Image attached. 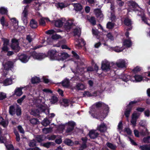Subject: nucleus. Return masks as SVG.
<instances>
[{"instance_id": "f257e3e1", "label": "nucleus", "mask_w": 150, "mask_h": 150, "mask_svg": "<svg viewBox=\"0 0 150 150\" xmlns=\"http://www.w3.org/2000/svg\"><path fill=\"white\" fill-rule=\"evenodd\" d=\"M109 109L108 105L103 103L98 102L90 108L89 112L94 118L103 120L107 116Z\"/></svg>"}, {"instance_id": "f03ea898", "label": "nucleus", "mask_w": 150, "mask_h": 150, "mask_svg": "<svg viewBox=\"0 0 150 150\" xmlns=\"http://www.w3.org/2000/svg\"><path fill=\"white\" fill-rule=\"evenodd\" d=\"M34 103L37 106L38 109H32L30 112V114L33 115H38L40 114V112H44L47 109V105L44 104L45 100L43 98L35 100L34 101Z\"/></svg>"}, {"instance_id": "7ed1b4c3", "label": "nucleus", "mask_w": 150, "mask_h": 150, "mask_svg": "<svg viewBox=\"0 0 150 150\" xmlns=\"http://www.w3.org/2000/svg\"><path fill=\"white\" fill-rule=\"evenodd\" d=\"M74 36L75 37V40L76 41L75 45L76 48L80 49L82 46L84 45L86 43L84 40L81 38H76L77 36L79 38L81 33V30L79 28H76L74 29L73 31Z\"/></svg>"}, {"instance_id": "20e7f679", "label": "nucleus", "mask_w": 150, "mask_h": 150, "mask_svg": "<svg viewBox=\"0 0 150 150\" xmlns=\"http://www.w3.org/2000/svg\"><path fill=\"white\" fill-rule=\"evenodd\" d=\"M48 54L51 60H60V59L61 58L60 57V52L56 50H52L49 51Z\"/></svg>"}, {"instance_id": "39448f33", "label": "nucleus", "mask_w": 150, "mask_h": 150, "mask_svg": "<svg viewBox=\"0 0 150 150\" xmlns=\"http://www.w3.org/2000/svg\"><path fill=\"white\" fill-rule=\"evenodd\" d=\"M9 112L11 115H14L16 113L17 115H20L21 114V110L17 105L15 106H11L9 107Z\"/></svg>"}, {"instance_id": "423d86ee", "label": "nucleus", "mask_w": 150, "mask_h": 150, "mask_svg": "<svg viewBox=\"0 0 150 150\" xmlns=\"http://www.w3.org/2000/svg\"><path fill=\"white\" fill-rule=\"evenodd\" d=\"M28 6L24 7L21 15V19L25 24H26L28 23Z\"/></svg>"}, {"instance_id": "0eeeda50", "label": "nucleus", "mask_w": 150, "mask_h": 150, "mask_svg": "<svg viewBox=\"0 0 150 150\" xmlns=\"http://www.w3.org/2000/svg\"><path fill=\"white\" fill-rule=\"evenodd\" d=\"M101 68L105 71H108L110 70V62L106 59L103 60L102 62Z\"/></svg>"}, {"instance_id": "6e6552de", "label": "nucleus", "mask_w": 150, "mask_h": 150, "mask_svg": "<svg viewBox=\"0 0 150 150\" xmlns=\"http://www.w3.org/2000/svg\"><path fill=\"white\" fill-rule=\"evenodd\" d=\"M13 66V62L11 61H7L5 64H3V66L4 69V70H5L4 75L6 74L7 71Z\"/></svg>"}, {"instance_id": "1a4fd4ad", "label": "nucleus", "mask_w": 150, "mask_h": 150, "mask_svg": "<svg viewBox=\"0 0 150 150\" xmlns=\"http://www.w3.org/2000/svg\"><path fill=\"white\" fill-rule=\"evenodd\" d=\"M140 113L136 112H134L132 114V119L131 120V123L133 127L136 126L137 120L140 115Z\"/></svg>"}, {"instance_id": "9d476101", "label": "nucleus", "mask_w": 150, "mask_h": 150, "mask_svg": "<svg viewBox=\"0 0 150 150\" xmlns=\"http://www.w3.org/2000/svg\"><path fill=\"white\" fill-rule=\"evenodd\" d=\"M129 6L131 7L134 8L135 11H139L141 13L143 12V10H142L138 5L136 2L134 1H130L128 3Z\"/></svg>"}, {"instance_id": "9b49d317", "label": "nucleus", "mask_w": 150, "mask_h": 150, "mask_svg": "<svg viewBox=\"0 0 150 150\" xmlns=\"http://www.w3.org/2000/svg\"><path fill=\"white\" fill-rule=\"evenodd\" d=\"M11 47L12 49L14 50L16 52H18L20 49L18 45V42L17 40L15 39H12Z\"/></svg>"}, {"instance_id": "f8f14e48", "label": "nucleus", "mask_w": 150, "mask_h": 150, "mask_svg": "<svg viewBox=\"0 0 150 150\" xmlns=\"http://www.w3.org/2000/svg\"><path fill=\"white\" fill-rule=\"evenodd\" d=\"M31 54L34 59L39 60L42 59L46 57L45 54L42 53H37L34 50Z\"/></svg>"}, {"instance_id": "ddd939ff", "label": "nucleus", "mask_w": 150, "mask_h": 150, "mask_svg": "<svg viewBox=\"0 0 150 150\" xmlns=\"http://www.w3.org/2000/svg\"><path fill=\"white\" fill-rule=\"evenodd\" d=\"M127 63V61L123 59H119L117 61L116 64L118 67L122 68L126 67Z\"/></svg>"}, {"instance_id": "4468645a", "label": "nucleus", "mask_w": 150, "mask_h": 150, "mask_svg": "<svg viewBox=\"0 0 150 150\" xmlns=\"http://www.w3.org/2000/svg\"><path fill=\"white\" fill-rule=\"evenodd\" d=\"M137 101H132L129 103V105L128 106V108H127V109L126 111H125V115L126 117H127V118H128L129 115L130 113L131 110L132 105V104H134L137 103Z\"/></svg>"}, {"instance_id": "2eb2a0df", "label": "nucleus", "mask_w": 150, "mask_h": 150, "mask_svg": "<svg viewBox=\"0 0 150 150\" xmlns=\"http://www.w3.org/2000/svg\"><path fill=\"white\" fill-rule=\"evenodd\" d=\"M73 21L71 20L67 21L65 23L64 28L67 30H69L72 27H74V25L73 24Z\"/></svg>"}, {"instance_id": "dca6fc26", "label": "nucleus", "mask_w": 150, "mask_h": 150, "mask_svg": "<svg viewBox=\"0 0 150 150\" xmlns=\"http://www.w3.org/2000/svg\"><path fill=\"white\" fill-rule=\"evenodd\" d=\"M75 125V123L74 122L72 121L69 122L66 125V126H67L66 132L69 133L71 132L73 130Z\"/></svg>"}, {"instance_id": "f3484780", "label": "nucleus", "mask_w": 150, "mask_h": 150, "mask_svg": "<svg viewBox=\"0 0 150 150\" xmlns=\"http://www.w3.org/2000/svg\"><path fill=\"white\" fill-rule=\"evenodd\" d=\"M144 80V78L141 75H136L131 78V81H135L136 82H140Z\"/></svg>"}, {"instance_id": "a211bd4d", "label": "nucleus", "mask_w": 150, "mask_h": 150, "mask_svg": "<svg viewBox=\"0 0 150 150\" xmlns=\"http://www.w3.org/2000/svg\"><path fill=\"white\" fill-rule=\"evenodd\" d=\"M107 129V126L104 122L101 123L100 125H98L97 127V129L102 132H105Z\"/></svg>"}, {"instance_id": "6ab92c4d", "label": "nucleus", "mask_w": 150, "mask_h": 150, "mask_svg": "<svg viewBox=\"0 0 150 150\" xmlns=\"http://www.w3.org/2000/svg\"><path fill=\"white\" fill-rule=\"evenodd\" d=\"M99 134L97 132L96 130H92L90 131L89 133V135L91 139H95L96 138Z\"/></svg>"}, {"instance_id": "aec40b11", "label": "nucleus", "mask_w": 150, "mask_h": 150, "mask_svg": "<svg viewBox=\"0 0 150 150\" xmlns=\"http://www.w3.org/2000/svg\"><path fill=\"white\" fill-rule=\"evenodd\" d=\"M85 86L83 84L81 83H76L74 88H72V89L74 90V88L77 90L79 91L83 90L85 89Z\"/></svg>"}, {"instance_id": "412c9836", "label": "nucleus", "mask_w": 150, "mask_h": 150, "mask_svg": "<svg viewBox=\"0 0 150 150\" xmlns=\"http://www.w3.org/2000/svg\"><path fill=\"white\" fill-rule=\"evenodd\" d=\"M68 5L66 3H58L56 4L55 6L57 8L62 9L63 8L67 6Z\"/></svg>"}, {"instance_id": "4be33fe9", "label": "nucleus", "mask_w": 150, "mask_h": 150, "mask_svg": "<svg viewBox=\"0 0 150 150\" xmlns=\"http://www.w3.org/2000/svg\"><path fill=\"white\" fill-rule=\"evenodd\" d=\"M19 59L23 63H26L29 59V58L25 54H21L19 57Z\"/></svg>"}, {"instance_id": "5701e85b", "label": "nucleus", "mask_w": 150, "mask_h": 150, "mask_svg": "<svg viewBox=\"0 0 150 150\" xmlns=\"http://www.w3.org/2000/svg\"><path fill=\"white\" fill-rule=\"evenodd\" d=\"M94 12L98 18H103V14L100 9H97L94 10Z\"/></svg>"}, {"instance_id": "b1692460", "label": "nucleus", "mask_w": 150, "mask_h": 150, "mask_svg": "<svg viewBox=\"0 0 150 150\" xmlns=\"http://www.w3.org/2000/svg\"><path fill=\"white\" fill-rule=\"evenodd\" d=\"M23 88V87L16 88L15 91V94L17 96H21L23 94L22 89Z\"/></svg>"}, {"instance_id": "393cba45", "label": "nucleus", "mask_w": 150, "mask_h": 150, "mask_svg": "<svg viewBox=\"0 0 150 150\" xmlns=\"http://www.w3.org/2000/svg\"><path fill=\"white\" fill-rule=\"evenodd\" d=\"M45 21L47 22L51 21L48 18H41L39 21V24L41 25H45Z\"/></svg>"}, {"instance_id": "a878e982", "label": "nucleus", "mask_w": 150, "mask_h": 150, "mask_svg": "<svg viewBox=\"0 0 150 150\" xmlns=\"http://www.w3.org/2000/svg\"><path fill=\"white\" fill-rule=\"evenodd\" d=\"M52 23H54L55 26L58 27H61L63 23V22L60 20L54 21L52 22Z\"/></svg>"}, {"instance_id": "bb28decb", "label": "nucleus", "mask_w": 150, "mask_h": 150, "mask_svg": "<svg viewBox=\"0 0 150 150\" xmlns=\"http://www.w3.org/2000/svg\"><path fill=\"white\" fill-rule=\"evenodd\" d=\"M131 77L129 75L123 74L122 75L121 79L123 81L127 82L129 80L131 81Z\"/></svg>"}, {"instance_id": "cd10ccee", "label": "nucleus", "mask_w": 150, "mask_h": 150, "mask_svg": "<svg viewBox=\"0 0 150 150\" xmlns=\"http://www.w3.org/2000/svg\"><path fill=\"white\" fill-rule=\"evenodd\" d=\"M13 25L15 29H16L18 27V21L15 18H13L11 19Z\"/></svg>"}, {"instance_id": "c85d7f7f", "label": "nucleus", "mask_w": 150, "mask_h": 150, "mask_svg": "<svg viewBox=\"0 0 150 150\" xmlns=\"http://www.w3.org/2000/svg\"><path fill=\"white\" fill-rule=\"evenodd\" d=\"M30 27L33 28H36L38 26L37 21L33 19H32L30 22Z\"/></svg>"}, {"instance_id": "c756f323", "label": "nucleus", "mask_w": 150, "mask_h": 150, "mask_svg": "<svg viewBox=\"0 0 150 150\" xmlns=\"http://www.w3.org/2000/svg\"><path fill=\"white\" fill-rule=\"evenodd\" d=\"M0 124L4 127H6L8 124V122L7 121L4 120L3 118L0 116Z\"/></svg>"}, {"instance_id": "7c9ffc66", "label": "nucleus", "mask_w": 150, "mask_h": 150, "mask_svg": "<svg viewBox=\"0 0 150 150\" xmlns=\"http://www.w3.org/2000/svg\"><path fill=\"white\" fill-rule=\"evenodd\" d=\"M12 83V80L11 79L9 78L7 79L4 80L3 82V84L4 86H7L11 85Z\"/></svg>"}, {"instance_id": "2f4dec72", "label": "nucleus", "mask_w": 150, "mask_h": 150, "mask_svg": "<svg viewBox=\"0 0 150 150\" xmlns=\"http://www.w3.org/2000/svg\"><path fill=\"white\" fill-rule=\"evenodd\" d=\"M74 6L75 10L76 11H81L82 8L81 5L79 4H74Z\"/></svg>"}, {"instance_id": "473e14b6", "label": "nucleus", "mask_w": 150, "mask_h": 150, "mask_svg": "<svg viewBox=\"0 0 150 150\" xmlns=\"http://www.w3.org/2000/svg\"><path fill=\"white\" fill-rule=\"evenodd\" d=\"M62 85L65 87H68L69 85V80L68 79H64L62 82Z\"/></svg>"}, {"instance_id": "72a5a7b5", "label": "nucleus", "mask_w": 150, "mask_h": 150, "mask_svg": "<svg viewBox=\"0 0 150 150\" xmlns=\"http://www.w3.org/2000/svg\"><path fill=\"white\" fill-rule=\"evenodd\" d=\"M123 45L127 47H130L132 45L131 40L129 39L125 40L123 42Z\"/></svg>"}, {"instance_id": "f704fd0d", "label": "nucleus", "mask_w": 150, "mask_h": 150, "mask_svg": "<svg viewBox=\"0 0 150 150\" xmlns=\"http://www.w3.org/2000/svg\"><path fill=\"white\" fill-rule=\"evenodd\" d=\"M69 101L67 99H64L62 103V105L65 107L68 106L69 105Z\"/></svg>"}, {"instance_id": "c9c22d12", "label": "nucleus", "mask_w": 150, "mask_h": 150, "mask_svg": "<svg viewBox=\"0 0 150 150\" xmlns=\"http://www.w3.org/2000/svg\"><path fill=\"white\" fill-rule=\"evenodd\" d=\"M45 138V137L43 135H39L36 136L35 139L38 142H40L43 141Z\"/></svg>"}, {"instance_id": "e433bc0d", "label": "nucleus", "mask_w": 150, "mask_h": 150, "mask_svg": "<svg viewBox=\"0 0 150 150\" xmlns=\"http://www.w3.org/2000/svg\"><path fill=\"white\" fill-rule=\"evenodd\" d=\"M96 92H94L93 93H91L90 92L87 91L85 92L84 96H85L90 97L92 96H96Z\"/></svg>"}, {"instance_id": "4c0bfd02", "label": "nucleus", "mask_w": 150, "mask_h": 150, "mask_svg": "<svg viewBox=\"0 0 150 150\" xmlns=\"http://www.w3.org/2000/svg\"><path fill=\"white\" fill-rule=\"evenodd\" d=\"M59 55L60 57H61L60 59V60L65 59L68 56L67 53L63 52H60Z\"/></svg>"}, {"instance_id": "58836bf2", "label": "nucleus", "mask_w": 150, "mask_h": 150, "mask_svg": "<svg viewBox=\"0 0 150 150\" xmlns=\"http://www.w3.org/2000/svg\"><path fill=\"white\" fill-rule=\"evenodd\" d=\"M50 123V121L47 118L45 119L42 122V124L45 126H46Z\"/></svg>"}, {"instance_id": "ea45409f", "label": "nucleus", "mask_w": 150, "mask_h": 150, "mask_svg": "<svg viewBox=\"0 0 150 150\" xmlns=\"http://www.w3.org/2000/svg\"><path fill=\"white\" fill-rule=\"evenodd\" d=\"M40 81V79L37 77L32 78L31 80V82L33 84L38 83Z\"/></svg>"}, {"instance_id": "a19ab883", "label": "nucleus", "mask_w": 150, "mask_h": 150, "mask_svg": "<svg viewBox=\"0 0 150 150\" xmlns=\"http://www.w3.org/2000/svg\"><path fill=\"white\" fill-rule=\"evenodd\" d=\"M52 131V128L50 127L48 128H44L42 129V131L44 134H47L51 132Z\"/></svg>"}, {"instance_id": "79ce46f5", "label": "nucleus", "mask_w": 150, "mask_h": 150, "mask_svg": "<svg viewBox=\"0 0 150 150\" xmlns=\"http://www.w3.org/2000/svg\"><path fill=\"white\" fill-rule=\"evenodd\" d=\"M139 148L141 150H150V145H145L141 146L139 147Z\"/></svg>"}, {"instance_id": "37998d69", "label": "nucleus", "mask_w": 150, "mask_h": 150, "mask_svg": "<svg viewBox=\"0 0 150 150\" xmlns=\"http://www.w3.org/2000/svg\"><path fill=\"white\" fill-rule=\"evenodd\" d=\"M111 48L112 50L117 52H121L124 49L122 47H119L118 46H116L115 47H112Z\"/></svg>"}, {"instance_id": "c03bdc74", "label": "nucleus", "mask_w": 150, "mask_h": 150, "mask_svg": "<svg viewBox=\"0 0 150 150\" xmlns=\"http://www.w3.org/2000/svg\"><path fill=\"white\" fill-rule=\"evenodd\" d=\"M54 143L51 142H49L43 144V146L47 148H49L51 146L54 145Z\"/></svg>"}, {"instance_id": "a18cd8bd", "label": "nucleus", "mask_w": 150, "mask_h": 150, "mask_svg": "<svg viewBox=\"0 0 150 150\" xmlns=\"http://www.w3.org/2000/svg\"><path fill=\"white\" fill-rule=\"evenodd\" d=\"M124 23L125 25L127 26H130L132 24L131 20L128 18H126L124 21Z\"/></svg>"}, {"instance_id": "49530a36", "label": "nucleus", "mask_w": 150, "mask_h": 150, "mask_svg": "<svg viewBox=\"0 0 150 150\" xmlns=\"http://www.w3.org/2000/svg\"><path fill=\"white\" fill-rule=\"evenodd\" d=\"M140 134L143 136L148 135L149 133L147 129L145 127H144L143 130L140 132Z\"/></svg>"}, {"instance_id": "de8ad7c7", "label": "nucleus", "mask_w": 150, "mask_h": 150, "mask_svg": "<svg viewBox=\"0 0 150 150\" xmlns=\"http://www.w3.org/2000/svg\"><path fill=\"white\" fill-rule=\"evenodd\" d=\"M64 142L65 144L69 146H71L73 144V142L70 139H65Z\"/></svg>"}, {"instance_id": "09e8293b", "label": "nucleus", "mask_w": 150, "mask_h": 150, "mask_svg": "<svg viewBox=\"0 0 150 150\" xmlns=\"http://www.w3.org/2000/svg\"><path fill=\"white\" fill-rule=\"evenodd\" d=\"M8 11L7 8L3 7H1L0 8V13L2 14H6Z\"/></svg>"}, {"instance_id": "8fccbe9b", "label": "nucleus", "mask_w": 150, "mask_h": 150, "mask_svg": "<svg viewBox=\"0 0 150 150\" xmlns=\"http://www.w3.org/2000/svg\"><path fill=\"white\" fill-rule=\"evenodd\" d=\"M56 138V136L54 135H48L47 136L46 139L49 140H53Z\"/></svg>"}, {"instance_id": "3c124183", "label": "nucleus", "mask_w": 150, "mask_h": 150, "mask_svg": "<svg viewBox=\"0 0 150 150\" xmlns=\"http://www.w3.org/2000/svg\"><path fill=\"white\" fill-rule=\"evenodd\" d=\"M58 100V98L56 96H53L51 99L50 102L52 104H54L56 103Z\"/></svg>"}, {"instance_id": "603ef678", "label": "nucleus", "mask_w": 150, "mask_h": 150, "mask_svg": "<svg viewBox=\"0 0 150 150\" xmlns=\"http://www.w3.org/2000/svg\"><path fill=\"white\" fill-rule=\"evenodd\" d=\"M107 146L110 148L112 149H115L116 148V146L110 143H107L106 144Z\"/></svg>"}, {"instance_id": "864d4df0", "label": "nucleus", "mask_w": 150, "mask_h": 150, "mask_svg": "<svg viewBox=\"0 0 150 150\" xmlns=\"http://www.w3.org/2000/svg\"><path fill=\"white\" fill-rule=\"evenodd\" d=\"M14 133L16 136V139L17 141L19 142L20 140V137L19 135L18 132L14 130Z\"/></svg>"}, {"instance_id": "5fc2aeb1", "label": "nucleus", "mask_w": 150, "mask_h": 150, "mask_svg": "<svg viewBox=\"0 0 150 150\" xmlns=\"http://www.w3.org/2000/svg\"><path fill=\"white\" fill-rule=\"evenodd\" d=\"M30 122L31 124L33 125L36 124L38 122V120L37 119L35 118H33L31 119L30 120Z\"/></svg>"}, {"instance_id": "6e6d98bb", "label": "nucleus", "mask_w": 150, "mask_h": 150, "mask_svg": "<svg viewBox=\"0 0 150 150\" xmlns=\"http://www.w3.org/2000/svg\"><path fill=\"white\" fill-rule=\"evenodd\" d=\"M114 26V23L109 22L107 24V27L108 28L111 29Z\"/></svg>"}, {"instance_id": "4d7b16f0", "label": "nucleus", "mask_w": 150, "mask_h": 150, "mask_svg": "<svg viewBox=\"0 0 150 150\" xmlns=\"http://www.w3.org/2000/svg\"><path fill=\"white\" fill-rule=\"evenodd\" d=\"M89 21L93 25H94L96 24V21L94 17H91L89 19Z\"/></svg>"}, {"instance_id": "13d9d810", "label": "nucleus", "mask_w": 150, "mask_h": 150, "mask_svg": "<svg viewBox=\"0 0 150 150\" xmlns=\"http://www.w3.org/2000/svg\"><path fill=\"white\" fill-rule=\"evenodd\" d=\"M122 122L120 121L118 124L117 129L119 131L121 132L122 129Z\"/></svg>"}, {"instance_id": "bf43d9fd", "label": "nucleus", "mask_w": 150, "mask_h": 150, "mask_svg": "<svg viewBox=\"0 0 150 150\" xmlns=\"http://www.w3.org/2000/svg\"><path fill=\"white\" fill-rule=\"evenodd\" d=\"M143 141L144 143H149L150 142V136H148L146 137H144L143 140Z\"/></svg>"}, {"instance_id": "052dcab7", "label": "nucleus", "mask_w": 150, "mask_h": 150, "mask_svg": "<svg viewBox=\"0 0 150 150\" xmlns=\"http://www.w3.org/2000/svg\"><path fill=\"white\" fill-rule=\"evenodd\" d=\"M6 97V94L4 93H0V100H3Z\"/></svg>"}, {"instance_id": "680f3d73", "label": "nucleus", "mask_w": 150, "mask_h": 150, "mask_svg": "<svg viewBox=\"0 0 150 150\" xmlns=\"http://www.w3.org/2000/svg\"><path fill=\"white\" fill-rule=\"evenodd\" d=\"M106 36L108 39L111 40H114V37L111 33H108L106 35Z\"/></svg>"}, {"instance_id": "e2e57ef3", "label": "nucleus", "mask_w": 150, "mask_h": 150, "mask_svg": "<svg viewBox=\"0 0 150 150\" xmlns=\"http://www.w3.org/2000/svg\"><path fill=\"white\" fill-rule=\"evenodd\" d=\"M7 148V150H13V147L12 145V144H8L6 145L5 144Z\"/></svg>"}, {"instance_id": "0e129e2a", "label": "nucleus", "mask_w": 150, "mask_h": 150, "mask_svg": "<svg viewBox=\"0 0 150 150\" xmlns=\"http://www.w3.org/2000/svg\"><path fill=\"white\" fill-rule=\"evenodd\" d=\"M125 132L129 135L131 134L132 133L131 130L129 128H125Z\"/></svg>"}, {"instance_id": "69168bd1", "label": "nucleus", "mask_w": 150, "mask_h": 150, "mask_svg": "<svg viewBox=\"0 0 150 150\" xmlns=\"http://www.w3.org/2000/svg\"><path fill=\"white\" fill-rule=\"evenodd\" d=\"M25 98V95L23 96L21 98L18 99L17 100V102L19 104H21V103L22 102L23 100Z\"/></svg>"}, {"instance_id": "338daca9", "label": "nucleus", "mask_w": 150, "mask_h": 150, "mask_svg": "<svg viewBox=\"0 0 150 150\" xmlns=\"http://www.w3.org/2000/svg\"><path fill=\"white\" fill-rule=\"evenodd\" d=\"M60 37V36L57 34L54 35L52 36V38L53 40H57Z\"/></svg>"}, {"instance_id": "774afa93", "label": "nucleus", "mask_w": 150, "mask_h": 150, "mask_svg": "<svg viewBox=\"0 0 150 150\" xmlns=\"http://www.w3.org/2000/svg\"><path fill=\"white\" fill-rule=\"evenodd\" d=\"M36 145V142L34 140H33L30 141L29 143V145L30 146H33Z\"/></svg>"}]
</instances>
